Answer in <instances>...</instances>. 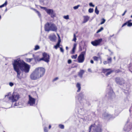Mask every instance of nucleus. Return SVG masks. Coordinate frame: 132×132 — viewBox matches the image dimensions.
<instances>
[{
	"instance_id": "1",
	"label": "nucleus",
	"mask_w": 132,
	"mask_h": 132,
	"mask_svg": "<svg viewBox=\"0 0 132 132\" xmlns=\"http://www.w3.org/2000/svg\"><path fill=\"white\" fill-rule=\"evenodd\" d=\"M12 65L14 70L17 73V77L19 79H21L20 77L21 73V70L25 73H28L30 68V66L26 63L23 61L20 60H15Z\"/></svg>"
},
{
	"instance_id": "2",
	"label": "nucleus",
	"mask_w": 132,
	"mask_h": 132,
	"mask_svg": "<svg viewBox=\"0 0 132 132\" xmlns=\"http://www.w3.org/2000/svg\"><path fill=\"white\" fill-rule=\"evenodd\" d=\"M45 69L43 67H38L36 68L30 75V79L35 80L43 77L45 72Z\"/></svg>"
},
{
	"instance_id": "3",
	"label": "nucleus",
	"mask_w": 132,
	"mask_h": 132,
	"mask_svg": "<svg viewBox=\"0 0 132 132\" xmlns=\"http://www.w3.org/2000/svg\"><path fill=\"white\" fill-rule=\"evenodd\" d=\"M44 27L45 30L48 32L50 31L56 32L57 29L56 25L51 22H47L45 24Z\"/></svg>"
},
{
	"instance_id": "4",
	"label": "nucleus",
	"mask_w": 132,
	"mask_h": 132,
	"mask_svg": "<svg viewBox=\"0 0 132 132\" xmlns=\"http://www.w3.org/2000/svg\"><path fill=\"white\" fill-rule=\"evenodd\" d=\"M50 56L46 53L44 52L43 54V57L39 58L38 57L34 58L35 62H40L41 61H43L45 62L48 63L50 61Z\"/></svg>"
},
{
	"instance_id": "5",
	"label": "nucleus",
	"mask_w": 132,
	"mask_h": 132,
	"mask_svg": "<svg viewBox=\"0 0 132 132\" xmlns=\"http://www.w3.org/2000/svg\"><path fill=\"white\" fill-rule=\"evenodd\" d=\"M9 95L5 96V97L8 98L9 100H11L12 102H13L17 101L19 98L18 94L15 93L12 94V96L8 97Z\"/></svg>"
},
{
	"instance_id": "6",
	"label": "nucleus",
	"mask_w": 132,
	"mask_h": 132,
	"mask_svg": "<svg viewBox=\"0 0 132 132\" xmlns=\"http://www.w3.org/2000/svg\"><path fill=\"white\" fill-rule=\"evenodd\" d=\"M85 54V52H82L78 57V60L79 63H82L85 60L84 55Z\"/></svg>"
},
{
	"instance_id": "7",
	"label": "nucleus",
	"mask_w": 132,
	"mask_h": 132,
	"mask_svg": "<svg viewBox=\"0 0 132 132\" xmlns=\"http://www.w3.org/2000/svg\"><path fill=\"white\" fill-rule=\"evenodd\" d=\"M115 81L116 83L120 85H124V86H126L125 83V81L122 78H120L119 77H117L115 78Z\"/></svg>"
},
{
	"instance_id": "8",
	"label": "nucleus",
	"mask_w": 132,
	"mask_h": 132,
	"mask_svg": "<svg viewBox=\"0 0 132 132\" xmlns=\"http://www.w3.org/2000/svg\"><path fill=\"white\" fill-rule=\"evenodd\" d=\"M45 11L47 14L51 15V18H54V17H55V13L54 12L53 9H47Z\"/></svg>"
},
{
	"instance_id": "9",
	"label": "nucleus",
	"mask_w": 132,
	"mask_h": 132,
	"mask_svg": "<svg viewBox=\"0 0 132 132\" xmlns=\"http://www.w3.org/2000/svg\"><path fill=\"white\" fill-rule=\"evenodd\" d=\"M102 41V38H100L98 39L95 40L94 41H92L91 42V43L94 46H97L99 45Z\"/></svg>"
},
{
	"instance_id": "10",
	"label": "nucleus",
	"mask_w": 132,
	"mask_h": 132,
	"mask_svg": "<svg viewBox=\"0 0 132 132\" xmlns=\"http://www.w3.org/2000/svg\"><path fill=\"white\" fill-rule=\"evenodd\" d=\"M131 128V125L129 123H127L125 125L123 129L126 132H128L130 130Z\"/></svg>"
},
{
	"instance_id": "11",
	"label": "nucleus",
	"mask_w": 132,
	"mask_h": 132,
	"mask_svg": "<svg viewBox=\"0 0 132 132\" xmlns=\"http://www.w3.org/2000/svg\"><path fill=\"white\" fill-rule=\"evenodd\" d=\"M29 99L28 101V104H30V106H32L35 104V98H32L30 96V95H29Z\"/></svg>"
},
{
	"instance_id": "12",
	"label": "nucleus",
	"mask_w": 132,
	"mask_h": 132,
	"mask_svg": "<svg viewBox=\"0 0 132 132\" xmlns=\"http://www.w3.org/2000/svg\"><path fill=\"white\" fill-rule=\"evenodd\" d=\"M112 117V116L105 112L102 114V118L104 119H108Z\"/></svg>"
},
{
	"instance_id": "13",
	"label": "nucleus",
	"mask_w": 132,
	"mask_h": 132,
	"mask_svg": "<svg viewBox=\"0 0 132 132\" xmlns=\"http://www.w3.org/2000/svg\"><path fill=\"white\" fill-rule=\"evenodd\" d=\"M84 96L83 93H80L78 95V100L80 103H81L82 102L81 101L84 100Z\"/></svg>"
},
{
	"instance_id": "14",
	"label": "nucleus",
	"mask_w": 132,
	"mask_h": 132,
	"mask_svg": "<svg viewBox=\"0 0 132 132\" xmlns=\"http://www.w3.org/2000/svg\"><path fill=\"white\" fill-rule=\"evenodd\" d=\"M48 38L51 41H54L56 39V36L55 35H50L49 36Z\"/></svg>"
},
{
	"instance_id": "15",
	"label": "nucleus",
	"mask_w": 132,
	"mask_h": 132,
	"mask_svg": "<svg viewBox=\"0 0 132 132\" xmlns=\"http://www.w3.org/2000/svg\"><path fill=\"white\" fill-rule=\"evenodd\" d=\"M83 17L84 18V21L83 22V23L86 22L89 20L90 18L88 16H84Z\"/></svg>"
},
{
	"instance_id": "16",
	"label": "nucleus",
	"mask_w": 132,
	"mask_h": 132,
	"mask_svg": "<svg viewBox=\"0 0 132 132\" xmlns=\"http://www.w3.org/2000/svg\"><path fill=\"white\" fill-rule=\"evenodd\" d=\"M77 46V44L75 43L73 45V48L72 50V51L71 52V53L72 54L75 53V50L76 49V47Z\"/></svg>"
},
{
	"instance_id": "17",
	"label": "nucleus",
	"mask_w": 132,
	"mask_h": 132,
	"mask_svg": "<svg viewBox=\"0 0 132 132\" xmlns=\"http://www.w3.org/2000/svg\"><path fill=\"white\" fill-rule=\"evenodd\" d=\"M95 132H102V129L100 126H97L95 128Z\"/></svg>"
},
{
	"instance_id": "18",
	"label": "nucleus",
	"mask_w": 132,
	"mask_h": 132,
	"mask_svg": "<svg viewBox=\"0 0 132 132\" xmlns=\"http://www.w3.org/2000/svg\"><path fill=\"white\" fill-rule=\"evenodd\" d=\"M108 96L109 97H111L114 95V93L113 92V90L111 89H110V92L108 93Z\"/></svg>"
},
{
	"instance_id": "19",
	"label": "nucleus",
	"mask_w": 132,
	"mask_h": 132,
	"mask_svg": "<svg viewBox=\"0 0 132 132\" xmlns=\"http://www.w3.org/2000/svg\"><path fill=\"white\" fill-rule=\"evenodd\" d=\"M84 72V71L83 70H80L78 73L79 76L81 78L82 77V75Z\"/></svg>"
},
{
	"instance_id": "20",
	"label": "nucleus",
	"mask_w": 132,
	"mask_h": 132,
	"mask_svg": "<svg viewBox=\"0 0 132 132\" xmlns=\"http://www.w3.org/2000/svg\"><path fill=\"white\" fill-rule=\"evenodd\" d=\"M76 87L78 89L77 90V92H79L81 88L80 84L79 83H77L76 85Z\"/></svg>"
},
{
	"instance_id": "21",
	"label": "nucleus",
	"mask_w": 132,
	"mask_h": 132,
	"mask_svg": "<svg viewBox=\"0 0 132 132\" xmlns=\"http://www.w3.org/2000/svg\"><path fill=\"white\" fill-rule=\"evenodd\" d=\"M111 70L110 69H102L103 72L105 74L108 71Z\"/></svg>"
},
{
	"instance_id": "22",
	"label": "nucleus",
	"mask_w": 132,
	"mask_h": 132,
	"mask_svg": "<svg viewBox=\"0 0 132 132\" xmlns=\"http://www.w3.org/2000/svg\"><path fill=\"white\" fill-rule=\"evenodd\" d=\"M123 89L125 90L124 92L125 93H129V92H128V90H129V88H128L127 87H123Z\"/></svg>"
},
{
	"instance_id": "23",
	"label": "nucleus",
	"mask_w": 132,
	"mask_h": 132,
	"mask_svg": "<svg viewBox=\"0 0 132 132\" xmlns=\"http://www.w3.org/2000/svg\"><path fill=\"white\" fill-rule=\"evenodd\" d=\"M113 72L112 71V70H110L108 71L105 74V75L106 76H108V75H110L111 73Z\"/></svg>"
},
{
	"instance_id": "24",
	"label": "nucleus",
	"mask_w": 132,
	"mask_h": 132,
	"mask_svg": "<svg viewBox=\"0 0 132 132\" xmlns=\"http://www.w3.org/2000/svg\"><path fill=\"white\" fill-rule=\"evenodd\" d=\"M7 1H6L4 4H3L2 5L0 6V8H1V7H3L4 6H6L7 5Z\"/></svg>"
},
{
	"instance_id": "25",
	"label": "nucleus",
	"mask_w": 132,
	"mask_h": 132,
	"mask_svg": "<svg viewBox=\"0 0 132 132\" xmlns=\"http://www.w3.org/2000/svg\"><path fill=\"white\" fill-rule=\"evenodd\" d=\"M103 28L102 27H101L100 29H98L97 31L96 32V33H98L101 31H102V30H103Z\"/></svg>"
},
{
	"instance_id": "26",
	"label": "nucleus",
	"mask_w": 132,
	"mask_h": 132,
	"mask_svg": "<svg viewBox=\"0 0 132 132\" xmlns=\"http://www.w3.org/2000/svg\"><path fill=\"white\" fill-rule=\"evenodd\" d=\"M95 12L96 14H99V11L98 10L97 6L95 7Z\"/></svg>"
},
{
	"instance_id": "27",
	"label": "nucleus",
	"mask_w": 132,
	"mask_h": 132,
	"mask_svg": "<svg viewBox=\"0 0 132 132\" xmlns=\"http://www.w3.org/2000/svg\"><path fill=\"white\" fill-rule=\"evenodd\" d=\"M36 13L38 14V16L39 18L41 19V14L38 11H36Z\"/></svg>"
},
{
	"instance_id": "28",
	"label": "nucleus",
	"mask_w": 132,
	"mask_h": 132,
	"mask_svg": "<svg viewBox=\"0 0 132 132\" xmlns=\"http://www.w3.org/2000/svg\"><path fill=\"white\" fill-rule=\"evenodd\" d=\"M93 11L94 10L93 8H90L88 10V12L90 13L93 12Z\"/></svg>"
},
{
	"instance_id": "29",
	"label": "nucleus",
	"mask_w": 132,
	"mask_h": 132,
	"mask_svg": "<svg viewBox=\"0 0 132 132\" xmlns=\"http://www.w3.org/2000/svg\"><path fill=\"white\" fill-rule=\"evenodd\" d=\"M63 17L64 19L66 20H68L69 19V16L68 15L64 16Z\"/></svg>"
},
{
	"instance_id": "30",
	"label": "nucleus",
	"mask_w": 132,
	"mask_h": 132,
	"mask_svg": "<svg viewBox=\"0 0 132 132\" xmlns=\"http://www.w3.org/2000/svg\"><path fill=\"white\" fill-rule=\"evenodd\" d=\"M77 54H76L75 55H72L71 57L72 59H76L77 58Z\"/></svg>"
},
{
	"instance_id": "31",
	"label": "nucleus",
	"mask_w": 132,
	"mask_h": 132,
	"mask_svg": "<svg viewBox=\"0 0 132 132\" xmlns=\"http://www.w3.org/2000/svg\"><path fill=\"white\" fill-rule=\"evenodd\" d=\"M59 127L61 129H63L64 128V126L63 125L60 124L59 125Z\"/></svg>"
},
{
	"instance_id": "32",
	"label": "nucleus",
	"mask_w": 132,
	"mask_h": 132,
	"mask_svg": "<svg viewBox=\"0 0 132 132\" xmlns=\"http://www.w3.org/2000/svg\"><path fill=\"white\" fill-rule=\"evenodd\" d=\"M39 48V46L37 45L35 47V48L34 49L35 50H37Z\"/></svg>"
},
{
	"instance_id": "33",
	"label": "nucleus",
	"mask_w": 132,
	"mask_h": 132,
	"mask_svg": "<svg viewBox=\"0 0 132 132\" xmlns=\"http://www.w3.org/2000/svg\"><path fill=\"white\" fill-rule=\"evenodd\" d=\"M76 35L75 34H74L73 35V41L76 42Z\"/></svg>"
},
{
	"instance_id": "34",
	"label": "nucleus",
	"mask_w": 132,
	"mask_h": 132,
	"mask_svg": "<svg viewBox=\"0 0 132 132\" xmlns=\"http://www.w3.org/2000/svg\"><path fill=\"white\" fill-rule=\"evenodd\" d=\"M108 63H110L112 61V58L111 57H110L108 59Z\"/></svg>"
},
{
	"instance_id": "35",
	"label": "nucleus",
	"mask_w": 132,
	"mask_h": 132,
	"mask_svg": "<svg viewBox=\"0 0 132 132\" xmlns=\"http://www.w3.org/2000/svg\"><path fill=\"white\" fill-rule=\"evenodd\" d=\"M102 21L101 22L100 24H104L105 21V20L104 18H103L102 19Z\"/></svg>"
},
{
	"instance_id": "36",
	"label": "nucleus",
	"mask_w": 132,
	"mask_h": 132,
	"mask_svg": "<svg viewBox=\"0 0 132 132\" xmlns=\"http://www.w3.org/2000/svg\"><path fill=\"white\" fill-rule=\"evenodd\" d=\"M95 125V124H94L93 125H92L90 127H89V131H91V128L92 127H94V126Z\"/></svg>"
},
{
	"instance_id": "37",
	"label": "nucleus",
	"mask_w": 132,
	"mask_h": 132,
	"mask_svg": "<svg viewBox=\"0 0 132 132\" xmlns=\"http://www.w3.org/2000/svg\"><path fill=\"white\" fill-rule=\"evenodd\" d=\"M127 26L129 27L132 26V22H127Z\"/></svg>"
},
{
	"instance_id": "38",
	"label": "nucleus",
	"mask_w": 132,
	"mask_h": 132,
	"mask_svg": "<svg viewBox=\"0 0 132 132\" xmlns=\"http://www.w3.org/2000/svg\"><path fill=\"white\" fill-rule=\"evenodd\" d=\"M58 37H59V39L58 41L57 44H58V45H60V43L61 42V40L60 39V37L59 35H58Z\"/></svg>"
},
{
	"instance_id": "39",
	"label": "nucleus",
	"mask_w": 132,
	"mask_h": 132,
	"mask_svg": "<svg viewBox=\"0 0 132 132\" xmlns=\"http://www.w3.org/2000/svg\"><path fill=\"white\" fill-rule=\"evenodd\" d=\"M79 6V5H78L76 6H75L73 7V9L75 10H76L78 9Z\"/></svg>"
},
{
	"instance_id": "40",
	"label": "nucleus",
	"mask_w": 132,
	"mask_h": 132,
	"mask_svg": "<svg viewBox=\"0 0 132 132\" xmlns=\"http://www.w3.org/2000/svg\"><path fill=\"white\" fill-rule=\"evenodd\" d=\"M32 59V58L27 59H26V61L28 62H30L31 61Z\"/></svg>"
},
{
	"instance_id": "41",
	"label": "nucleus",
	"mask_w": 132,
	"mask_h": 132,
	"mask_svg": "<svg viewBox=\"0 0 132 132\" xmlns=\"http://www.w3.org/2000/svg\"><path fill=\"white\" fill-rule=\"evenodd\" d=\"M60 45H58L57 44L56 45H55L54 46V48H55L56 49H57L58 47H59Z\"/></svg>"
},
{
	"instance_id": "42",
	"label": "nucleus",
	"mask_w": 132,
	"mask_h": 132,
	"mask_svg": "<svg viewBox=\"0 0 132 132\" xmlns=\"http://www.w3.org/2000/svg\"><path fill=\"white\" fill-rule=\"evenodd\" d=\"M93 58L94 59V60L95 61H97L98 60V57L96 56H94L93 57Z\"/></svg>"
},
{
	"instance_id": "43",
	"label": "nucleus",
	"mask_w": 132,
	"mask_h": 132,
	"mask_svg": "<svg viewBox=\"0 0 132 132\" xmlns=\"http://www.w3.org/2000/svg\"><path fill=\"white\" fill-rule=\"evenodd\" d=\"M89 5L90 6L92 7H94L95 6V5L93 4L91 2L89 3Z\"/></svg>"
},
{
	"instance_id": "44",
	"label": "nucleus",
	"mask_w": 132,
	"mask_h": 132,
	"mask_svg": "<svg viewBox=\"0 0 132 132\" xmlns=\"http://www.w3.org/2000/svg\"><path fill=\"white\" fill-rule=\"evenodd\" d=\"M44 131L45 132H48V130L46 127H45L44 128Z\"/></svg>"
},
{
	"instance_id": "45",
	"label": "nucleus",
	"mask_w": 132,
	"mask_h": 132,
	"mask_svg": "<svg viewBox=\"0 0 132 132\" xmlns=\"http://www.w3.org/2000/svg\"><path fill=\"white\" fill-rule=\"evenodd\" d=\"M60 51L63 53L64 52V50L63 49V48L62 47H60Z\"/></svg>"
},
{
	"instance_id": "46",
	"label": "nucleus",
	"mask_w": 132,
	"mask_h": 132,
	"mask_svg": "<svg viewBox=\"0 0 132 132\" xmlns=\"http://www.w3.org/2000/svg\"><path fill=\"white\" fill-rule=\"evenodd\" d=\"M40 8L41 9H44V10H45V11H46V10L47 9V8L46 7H42V6H40Z\"/></svg>"
},
{
	"instance_id": "47",
	"label": "nucleus",
	"mask_w": 132,
	"mask_h": 132,
	"mask_svg": "<svg viewBox=\"0 0 132 132\" xmlns=\"http://www.w3.org/2000/svg\"><path fill=\"white\" fill-rule=\"evenodd\" d=\"M9 85L11 87H12L13 85L14 84L12 82H10L9 83Z\"/></svg>"
},
{
	"instance_id": "48",
	"label": "nucleus",
	"mask_w": 132,
	"mask_h": 132,
	"mask_svg": "<svg viewBox=\"0 0 132 132\" xmlns=\"http://www.w3.org/2000/svg\"><path fill=\"white\" fill-rule=\"evenodd\" d=\"M127 25V22H126L125 23H124L122 25V27H123V26L126 25Z\"/></svg>"
},
{
	"instance_id": "49",
	"label": "nucleus",
	"mask_w": 132,
	"mask_h": 132,
	"mask_svg": "<svg viewBox=\"0 0 132 132\" xmlns=\"http://www.w3.org/2000/svg\"><path fill=\"white\" fill-rule=\"evenodd\" d=\"M59 78L58 77H56L53 80V81H56V80H58V79Z\"/></svg>"
},
{
	"instance_id": "50",
	"label": "nucleus",
	"mask_w": 132,
	"mask_h": 132,
	"mask_svg": "<svg viewBox=\"0 0 132 132\" xmlns=\"http://www.w3.org/2000/svg\"><path fill=\"white\" fill-rule=\"evenodd\" d=\"M72 62V61L71 60H69L68 61V63L69 64H70Z\"/></svg>"
},
{
	"instance_id": "51",
	"label": "nucleus",
	"mask_w": 132,
	"mask_h": 132,
	"mask_svg": "<svg viewBox=\"0 0 132 132\" xmlns=\"http://www.w3.org/2000/svg\"><path fill=\"white\" fill-rule=\"evenodd\" d=\"M108 63V62H107V61H104L103 63L104 64H106Z\"/></svg>"
},
{
	"instance_id": "52",
	"label": "nucleus",
	"mask_w": 132,
	"mask_h": 132,
	"mask_svg": "<svg viewBox=\"0 0 132 132\" xmlns=\"http://www.w3.org/2000/svg\"><path fill=\"white\" fill-rule=\"evenodd\" d=\"M127 11L126 10L124 11V13L122 14V16H124L125 15V13Z\"/></svg>"
},
{
	"instance_id": "53",
	"label": "nucleus",
	"mask_w": 132,
	"mask_h": 132,
	"mask_svg": "<svg viewBox=\"0 0 132 132\" xmlns=\"http://www.w3.org/2000/svg\"><path fill=\"white\" fill-rule=\"evenodd\" d=\"M88 72H92V71L89 68L88 69Z\"/></svg>"
},
{
	"instance_id": "54",
	"label": "nucleus",
	"mask_w": 132,
	"mask_h": 132,
	"mask_svg": "<svg viewBox=\"0 0 132 132\" xmlns=\"http://www.w3.org/2000/svg\"><path fill=\"white\" fill-rule=\"evenodd\" d=\"M18 104H17L16 103H15L14 105V106H18Z\"/></svg>"
},
{
	"instance_id": "55",
	"label": "nucleus",
	"mask_w": 132,
	"mask_h": 132,
	"mask_svg": "<svg viewBox=\"0 0 132 132\" xmlns=\"http://www.w3.org/2000/svg\"><path fill=\"white\" fill-rule=\"evenodd\" d=\"M90 62L91 63L93 64L94 63V61L93 60H91L90 61Z\"/></svg>"
},
{
	"instance_id": "56",
	"label": "nucleus",
	"mask_w": 132,
	"mask_h": 132,
	"mask_svg": "<svg viewBox=\"0 0 132 132\" xmlns=\"http://www.w3.org/2000/svg\"><path fill=\"white\" fill-rule=\"evenodd\" d=\"M40 2L41 3H43L44 2V1L43 0H40Z\"/></svg>"
},
{
	"instance_id": "57",
	"label": "nucleus",
	"mask_w": 132,
	"mask_h": 132,
	"mask_svg": "<svg viewBox=\"0 0 132 132\" xmlns=\"http://www.w3.org/2000/svg\"><path fill=\"white\" fill-rule=\"evenodd\" d=\"M120 70H118L116 71V72L117 73H118L120 72Z\"/></svg>"
},
{
	"instance_id": "58",
	"label": "nucleus",
	"mask_w": 132,
	"mask_h": 132,
	"mask_svg": "<svg viewBox=\"0 0 132 132\" xmlns=\"http://www.w3.org/2000/svg\"><path fill=\"white\" fill-rule=\"evenodd\" d=\"M131 21V20H129L128 21H127V22H130Z\"/></svg>"
},
{
	"instance_id": "59",
	"label": "nucleus",
	"mask_w": 132,
	"mask_h": 132,
	"mask_svg": "<svg viewBox=\"0 0 132 132\" xmlns=\"http://www.w3.org/2000/svg\"><path fill=\"white\" fill-rule=\"evenodd\" d=\"M51 125H50L49 126V129H50L51 128Z\"/></svg>"
},
{
	"instance_id": "60",
	"label": "nucleus",
	"mask_w": 132,
	"mask_h": 132,
	"mask_svg": "<svg viewBox=\"0 0 132 132\" xmlns=\"http://www.w3.org/2000/svg\"><path fill=\"white\" fill-rule=\"evenodd\" d=\"M69 48L67 46H66V49L67 50H68V49Z\"/></svg>"
},
{
	"instance_id": "61",
	"label": "nucleus",
	"mask_w": 132,
	"mask_h": 132,
	"mask_svg": "<svg viewBox=\"0 0 132 132\" xmlns=\"http://www.w3.org/2000/svg\"><path fill=\"white\" fill-rule=\"evenodd\" d=\"M32 9L34 10L36 12V11H37V10H36L35 9H33H33Z\"/></svg>"
},
{
	"instance_id": "62",
	"label": "nucleus",
	"mask_w": 132,
	"mask_h": 132,
	"mask_svg": "<svg viewBox=\"0 0 132 132\" xmlns=\"http://www.w3.org/2000/svg\"><path fill=\"white\" fill-rule=\"evenodd\" d=\"M114 36V34H113V35H112V36H110V38H111V37L113 36Z\"/></svg>"
},
{
	"instance_id": "63",
	"label": "nucleus",
	"mask_w": 132,
	"mask_h": 132,
	"mask_svg": "<svg viewBox=\"0 0 132 132\" xmlns=\"http://www.w3.org/2000/svg\"><path fill=\"white\" fill-rule=\"evenodd\" d=\"M108 50L109 51H110V52H111V51H110V49H109Z\"/></svg>"
},
{
	"instance_id": "64",
	"label": "nucleus",
	"mask_w": 132,
	"mask_h": 132,
	"mask_svg": "<svg viewBox=\"0 0 132 132\" xmlns=\"http://www.w3.org/2000/svg\"><path fill=\"white\" fill-rule=\"evenodd\" d=\"M130 17L132 18V15Z\"/></svg>"
}]
</instances>
